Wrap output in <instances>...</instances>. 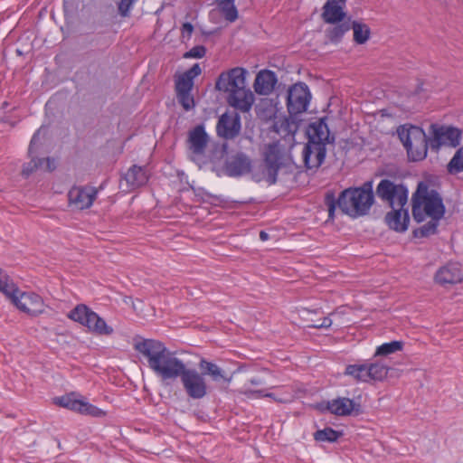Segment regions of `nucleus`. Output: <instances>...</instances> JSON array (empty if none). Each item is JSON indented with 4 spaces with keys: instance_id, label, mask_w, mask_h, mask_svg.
Masks as SVG:
<instances>
[{
    "instance_id": "1",
    "label": "nucleus",
    "mask_w": 463,
    "mask_h": 463,
    "mask_svg": "<svg viewBox=\"0 0 463 463\" xmlns=\"http://www.w3.org/2000/svg\"><path fill=\"white\" fill-rule=\"evenodd\" d=\"M134 347L146 360L152 372L163 381L179 378L185 369L184 363L160 341L143 339L137 341Z\"/></svg>"
},
{
    "instance_id": "2",
    "label": "nucleus",
    "mask_w": 463,
    "mask_h": 463,
    "mask_svg": "<svg viewBox=\"0 0 463 463\" xmlns=\"http://www.w3.org/2000/svg\"><path fill=\"white\" fill-rule=\"evenodd\" d=\"M326 203L330 219L334 218L336 205L344 213L353 218L365 215L374 203L373 181H367L360 187L344 190L336 202L334 195L327 194Z\"/></svg>"
},
{
    "instance_id": "3",
    "label": "nucleus",
    "mask_w": 463,
    "mask_h": 463,
    "mask_svg": "<svg viewBox=\"0 0 463 463\" xmlns=\"http://www.w3.org/2000/svg\"><path fill=\"white\" fill-rule=\"evenodd\" d=\"M246 73L243 68L236 67L222 73L216 82L219 90L230 93L229 104L243 112L249 111L254 102L253 93L246 88Z\"/></svg>"
},
{
    "instance_id": "4",
    "label": "nucleus",
    "mask_w": 463,
    "mask_h": 463,
    "mask_svg": "<svg viewBox=\"0 0 463 463\" xmlns=\"http://www.w3.org/2000/svg\"><path fill=\"white\" fill-rule=\"evenodd\" d=\"M445 213V206L439 194L430 189L424 183H420L412 196V214L418 222H423L427 217L440 220Z\"/></svg>"
},
{
    "instance_id": "5",
    "label": "nucleus",
    "mask_w": 463,
    "mask_h": 463,
    "mask_svg": "<svg viewBox=\"0 0 463 463\" xmlns=\"http://www.w3.org/2000/svg\"><path fill=\"white\" fill-rule=\"evenodd\" d=\"M288 160L284 146L279 142L269 144L264 150V165L260 173H253V179L258 183L265 182L269 185L274 184L277 182L278 171L285 166Z\"/></svg>"
},
{
    "instance_id": "6",
    "label": "nucleus",
    "mask_w": 463,
    "mask_h": 463,
    "mask_svg": "<svg viewBox=\"0 0 463 463\" xmlns=\"http://www.w3.org/2000/svg\"><path fill=\"white\" fill-rule=\"evenodd\" d=\"M398 135L407 150L410 160L420 161L426 157L428 145L426 134L422 128L403 126L398 129Z\"/></svg>"
},
{
    "instance_id": "7",
    "label": "nucleus",
    "mask_w": 463,
    "mask_h": 463,
    "mask_svg": "<svg viewBox=\"0 0 463 463\" xmlns=\"http://www.w3.org/2000/svg\"><path fill=\"white\" fill-rule=\"evenodd\" d=\"M68 317L87 327L91 333L99 335H110L114 333L112 326H109L101 317L84 304L77 305L70 311Z\"/></svg>"
},
{
    "instance_id": "8",
    "label": "nucleus",
    "mask_w": 463,
    "mask_h": 463,
    "mask_svg": "<svg viewBox=\"0 0 463 463\" xmlns=\"http://www.w3.org/2000/svg\"><path fill=\"white\" fill-rule=\"evenodd\" d=\"M202 70L198 63L193 65L191 69L179 75L175 80L176 98L180 105L185 111L193 109L195 106L194 96L191 91L194 88V80L199 76Z\"/></svg>"
},
{
    "instance_id": "9",
    "label": "nucleus",
    "mask_w": 463,
    "mask_h": 463,
    "mask_svg": "<svg viewBox=\"0 0 463 463\" xmlns=\"http://www.w3.org/2000/svg\"><path fill=\"white\" fill-rule=\"evenodd\" d=\"M408 189L388 179L382 180L376 188L378 197L390 204L392 209L402 208L408 202Z\"/></svg>"
},
{
    "instance_id": "10",
    "label": "nucleus",
    "mask_w": 463,
    "mask_h": 463,
    "mask_svg": "<svg viewBox=\"0 0 463 463\" xmlns=\"http://www.w3.org/2000/svg\"><path fill=\"white\" fill-rule=\"evenodd\" d=\"M179 377L188 397L200 400L206 396L208 387L203 373L194 368L185 366Z\"/></svg>"
},
{
    "instance_id": "11",
    "label": "nucleus",
    "mask_w": 463,
    "mask_h": 463,
    "mask_svg": "<svg viewBox=\"0 0 463 463\" xmlns=\"http://www.w3.org/2000/svg\"><path fill=\"white\" fill-rule=\"evenodd\" d=\"M311 99V93L307 84L298 82L288 90L287 108L290 115H298L307 111Z\"/></svg>"
},
{
    "instance_id": "12",
    "label": "nucleus",
    "mask_w": 463,
    "mask_h": 463,
    "mask_svg": "<svg viewBox=\"0 0 463 463\" xmlns=\"http://www.w3.org/2000/svg\"><path fill=\"white\" fill-rule=\"evenodd\" d=\"M9 299L20 311L30 316H38L44 311V302L42 297L34 292H24L16 288Z\"/></svg>"
},
{
    "instance_id": "13",
    "label": "nucleus",
    "mask_w": 463,
    "mask_h": 463,
    "mask_svg": "<svg viewBox=\"0 0 463 463\" xmlns=\"http://www.w3.org/2000/svg\"><path fill=\"white\" fill-rule=\"evenodd\" d=\"M54 403L85 415L94 417H100L104 415L102 410L90 404L86 399L76 392H71L61 397H56L54 398Z\"/></svg>"
},
{
    "instance_id": "14",
    "label": "nucleus",
    "mask_w": 463,
    "mask_h": 463,
    "mask_svg": "<svg viewBox=\"0 0 463 463\" xmlns=\"http://www.w3.org/2000/svg\"><path fill=\"white\" fill-rule=\"evenodd\" d=\"M46 130L43 128L38 129L32 137L29 146V155L32 157L31 161L26 164L23 168V175L28 176L35 170H42L51 172L55 169L56 165L53 158H36L33 154L36 152L38 144L40 143L41 136L45 135Z\"/></svg>"
},
{
    "instance_id": "15",
    "label": "nucleus",
    "mask_w": 463,
    "mask_h": 463,
    "mask_svg": "<svg viewBox=\"0 0 463 463\" xmlns=\"http://www.w3.org/2000/svg\"><path fill=\"white\" fill-rule=\"evenodd\" d=\"M433 128V137L430 142L432 148L438 149L441 146L456 147L461 141V131L453 127H435Z\"/></svg>"
},
{
    "instance_id": "16",
    "label": "nucleus",
    "mask_w": 463,
    "mask_h": 463,
    "mask_svg": "<svg viewBox=\"0 0 463 463\" xmlns=\"http://www.w3.org/2000/svg\"><path fill=\"white\" fill-rule=\"evenodd\" d=\"M216 131L219 137L232 139L241 131V117L238 113H224L217 123Z\"/></svg>"
},
{
    "instance_id": "17",
    "label": "nucleus",
    "mask_w": 463,
    "mask_h": 463,
    "mask_svg": "<svg viewBox=\"0 0 463 463\" xmlns=\"http://www.w3.org/2000/svg\"><path fill=\"white\" fill-rule=\"evenodd\" d=\"M70 203L78 209L83 210L90 207L97 196L94 187H73L69 192Z\"/></svg>"
},
{
    "instance_id": "18",
    "label": "nucleus",
    "mask_w": 463,
    "mask_h": 463,
    "mask_svg": "<svg viewBox=\"0 0 463 463\" xmlns=\"http://www.w3.org/2000/svg\"><path fill=\"white\" fill-rule=\"evenodd\" d=\"M208 142L209 136L203 125H198L189 131L187 147L194 156L203 155Z\"/></svg>"
},
{
    "instance_id": "19",
    "label": "nucleus",
    "mask_w": 463,
    "mask_h": 463,
    "mask_svg": "<svg viewBox=\"0 0 463 463\" xmlns=\"http://www.w3.org/2000/svg\"><path fill=\"white\" fill-rule=\"evenodd\" d=\"M308 143L315 145L331 143L334 137L330 136L329 128L324 119L311 123L307 128Z\"/></svg>"
},
{
    "instance_id": "20",
    "label": "nucleus",
    "mask_w": 463,
    "mask_h": 463,
    "mask_svg": "<svg viewBox=\"0 0 463 463\" xmlns=\"http://www.w3.org/2000/svg\"><path fill=\"white\" fill-rule=\"evenodd\" d=\"M463 279L460 265L457 262H449L439 268L435 275V281L440 285L456 284Z\"/></svg>"
},
{
    "instance_id": "21",
    "label": "nucleus",
    "mask_w": 463,
    "mask_h": 463,
    "mask_svg": "<svg viewBox=\"0 0 463 463\" xmlns=\"http://www.w3.org/2000/svg\"><path fill=\"white\" fill-rule=\"evenodd\" d=\"M326 149L323 144L307 143L303 150V159L308 169L317 168L326 157Z\"/></svg>"
},
{
    "instance_id": "22",
    "label": "nucleus",
    "mask_w": 463,
    "mask_h": 463,
    "mask_svg": "<svg viewBox=\"0 0 463 463\" xmlns=\"http://www.w3.org/2000/svg\"><path fill=\"white\" fill-rule=\"evenodd\" d=\"M149 175L146 167L133 165L124 175L123 180L120 184L121 187L124 183L128 190H135L138 187L145 185L148 181Z\"/></svg>"
},
{
    "instance_id": "23",
    "label": "nucleus",
    "mask_w": 463,
    "mask_h": 463,
    "mask_svg": "<svg viewBox=\"0 0 463 463\" xmlns=\"http://www.w3.org/2000/svg\"><path fill=\"white\" fill-rule=\"evenodd\" d=\"M346 0H327L323 6L322 18L327 24L342 22L345 16L344 7Z\"/></svg>"
},
{
    "instance_id": "24",
    "label": "nucleus",
    "mask_w": 463,
    "mask_h": 463,
    "mask_svg": "<svg viewBox=\"0 0 463 463\" xmlns=\"http://www.w3.org/2000/svg\"><path fill=\"white\" fill-rule=\"evenodd\" d=\"M385 221L391 229L400 232H405L410 221L408 210L404 207L392 209L386 214Z\"/></svg>"
},
{
    "instance_id": "25",
    "label": "nucleus",
    "mask_w": 463,
    "mask_h": 463,
    "mask_svg": "<svg viewBox=\"0 0 463 463\" xmlns=\"http://www.w3.org/2000/svg\"><path fill=\"white\" fill-rule=\"evenodd\" d=\"M277 83V77L273 71H261L255 79L254 90L258 94H269Z\"/></svg>"
},
{
    "instance_id": "26",
    "label": "nucleus",
    "mask_w": 463,
    "mask_h": 463,
    "mask_svg": "<svg viewBox=\"0 0 463 463\" xmlns=\"http://www.w3.org/2000/svg\"><path fill=\"white\" fill-rule=\"evenodd\" d=\"M354 402L349 398L345 397H339L328 401L325 406L328 411L337 416L350 415L354 410Z\"/></svg>"
},
{
    "instance_id": "27",
    "label": "nucleus",
    "mask_w": 463,
    "mask_h": 463,
    "mask_svg": "<svg viewBox=\"0 0 463 463\" xmlns=\"http://www.w3.org/2000/svg\"><path fill=\"white\" fill-rule=\"evenodd\" d=\"M250 169V159L241 154L231 158L226 164V172L230 176H240L248 173Z\"/></svg>"
},
{
    "instance_id": "28",
    "label": "nucleus",
    "mask_w": 463,
    "mask_h": 463,
    "mask_svg": "<svg viewBox=\"0 0 463 463\" xmlns=\"http://www.w3.org/2000/svg\"><path fill=\"white\" fill-rule=\"evenodd\" d=\"M199 367L204 372L205 374L209 375L213 382H226L230 383L232 378L228 377L220 366L216 364L209 362L205 359H202L199 363Z\"/></svg>"
},
{
    "instance_id": "29",
    "label": "nucleus",
    "mask_w": 463,
    "mask_h": 463,
    "mask_svg": "<svg viewBox=\"0 0 463 463\" xmlns=\"http://www.w3.org/2000/svg\"><path fill=\"white\" fill-rule=\"evenodd\" d=\"M344 374L352 377L356 382L369 383L367 364H349L345 367Z\"/></svg>"
},
{
    "instance_id": "30",
    "label": "nucleus",
    "mask_w": 463,
    "mask_h": 463,
    "mask_svg": "<svg viewBox=\"0 0 463 463\" xmlns=\"http://www.w3.org/2000/svg\"><path fill=\"white\" fill-rule=\"evenodd\" d=\"M351 28L354 32V41L356 43L364 44L369 40L371 30L367 24L358 21H354L351 24Z\"/></svg>"
},
{
    "instance_id": "31",
    "label": "nucleus",
    "mask_w": 463,
    "mask_h": 463,
    "mask_svg": "<svg viewBox=\"0 0 463 463\" xmlns=\"http://www.w3.org/2000/svg\"><path fill=\"white\" fill-rule=\"evenodd\" d=\"M327 30V38L334 43L339 42L344 34L351 29L350 21H342L336 24Z\"/></svg>"
},
{
    "instance_id": "32",
    "label": "nucleus",
    "mask_w": 463,
    "mask_h": 463,
    "mask_svg": "<svg viewBox=\"0 0 463 463\" xmlns=\"http://www.w3.org/2000/svg\"><path fill=\"white\" fill-rule=\"evenodd\" d=\"M368 377L371 381H383L388 373L389 368L383 363L367 364Z\"/></svg>"
},
{
    "instance_id": "33",
    "label": "nucleus",
    "mask_w": 463,
    "mask_h": 463,
    "mask_svg": "<svg viewBox=\"0 0 463 463\" xmlns=\"http://www.w3.org/2000/svg\"><path fill=\"white\" fill-rule=\"evenodd\" d=\"M403 347V342L402 341H392L384 343L376 348L375 356H387L396 352L402 351Z\"/></svg>"
},
{
    "instance_id": "34",
    "label": "nucleus",
    "mask_w": 463,
    "mask_h": 463,
    "mask_svg": "<svg viewBox=\"0 0 463 463\" xmlns=\"http://www.w3.org/2000/svg\"><path fill=\"white\" fill-rule=\"evenodd\" d=\"M222 15L229 22H234L238 17V11L234 5V0H217Z\"/></svg>"
},
{
    "instance_id": "35",
    "label": "nucleus",
    "mask_w": 463,
    "mask_h": 463,
    "mask_svg": "<svg viewBox=\"0 0 463 463\" xmlns=\"http://www.w3.org/2000/svg\"><path fill=\"white\" fill-rule=\"evenodd\" d=\"M17 286L10 279L8 274L0 269V292L9 298L15 291Z\"/></svg>"
},
{
    "instance_id": "36",
    "label": "nucleus",
    "mask_w": 463,
    "mask_h": 463,
    "mask_svg": "<svg viewBox=\"0 0 463 463\" xmlns=\"http://www.w3.org/2000/svg\"><path fill=\"white\" fill-rule=\"evenodd\" d=\"M341 433L332 428H325L315 432L314 438L317 441L334 442L338 439Z\"/></svg>"
},
{
    "instance_id": "37",
    "label": "nucleus",
    "mask_w": 463,
    "mask_h": 463,
    "mask_svg": "<svg viewBox=\"0 0 463 463\" xmlns=\"http://www.w3.org/2000/svg\"><path fill=\"white\" fill-rule=\"evenodd\" d=\"M448 171L450 174L463 172V146L456 151L455 155L448 164Z\"/></svg>"
},
{
    "instance_id": "38",
    "label": "nucleus",
    "mask_w": 463,
    "mask_h": 463,
    "mask_svg": "<svg viewBox=\"0 0 463 463\" xmlns=\"http://www.w3.org/2000/svg\"><path fill=\"white\" fill-rule=\"evenodd\" d=\"M439 220L430 219V221L415 231V236L426 237L435 233Z\"/></svg>"
},
{
    "instance_id": "39",
    "label": "nucleus",
    "mask_w": 463,
    "mask_h": 463,
    "mask_svg": "<svg viewBox=\"0 0 463 463\" xmlns=\"http://www.w3.org/2000/svg\"><path fill=\"white\" fill-rule=\"evenodd\" d=\"M206 53V49L203 45H197L193 47L190 51L186 52L184 54V58L190 59H201L203 58Z\"/></svg>"
},
{
    "instance_id": "40",
    "label": "nucleus",
    "mask_w": 463,
    "mask_h": 463,
    "mask_svg": "<svg viewBox=\"0 0 463 463\" xmlns=\"http://www.w3.org/2000/svg\"><path fill=\"white\" fill-rule=\"evenodd\" d=\"M263 392L264 390H251L247 388L246 386L243 387V390L241 392L250 399H260L263 397Z\"/></svg>"
},
{
    "instance_id": "41",
    "label": "nucleus",
    "mask_w": 463,
    "mask_h": 463,
    "mask_svg": "<svg viewBox=\"0 0 463 463\" xmlns=\"http://www.w3.org/2000/svg\"><path fill=\"white\" fill-rule=\"evenodd\" d=\"M263 397L270 398L273 401L280 403L288 402L290 401V397L288 396H279L274 392H269L264 390Z\"/></svg>"
},
{
    "instance_id": "42",
    "label": "nucleus",
    "mask_w": 463,
    "mask_h": 463,
    "mask_svg": "<svg viewBox=\"0 0 463 463\" xmlns=\"http://www.w3.org/2000/svg\"><path fill=\"white\" fill-rule=\"evenodd\" d=\"M194 26L190 23H184L181 28V33L183 38L189 39L193 33Z\"/></svg>"
},
{
    "instance_id": "43",
    "label": "nucleus",
    "mask_w": 463,
    "mask_h": 463,
    "mask_svg": "<svg viewBox=\"0 0 463 463\" xmlns=\"http://www.w3.org/2000/svg\"><path fill=\"white\" fill-rule=\"evenodd\" d=\"M332 325V319L328 317H324L321 323L316 324L313 326L315 328H328Z\"/></svg>"
},
{
    "instance_id": "44",
    "label": "nucleus",
    "mask_w": 463,
    "mask_h": 463,
    "mask_svg": "<svg viewBox=\"0 0 463 463\" xmlns=\"http://www.w3.org/2000/svg\"><path fill=\"white\" fill-rule=\"evenodd\" d=\"M269 238V235L268 232H264V231H261L260 232V239L262 241H268Z\"/></svg>"
},
{
    "instance_id": "45",
    "label": "nucleus",
    "mask_w": 463,
    "mask_h": 463,
    "mask_svg": "<svg viewBox=\"0 0 463 463\" xmlns=\"http://www.w3.org/2000/svg\"><path fill=\"white\" fill-rule=\"evenodd\" d=\"M251 384H254V385H261L263 384V381L260 378H251L250 381H249Z\"/></svg>"
}]
</instances>
